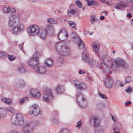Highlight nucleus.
<instances>
[{
    "instance_id": "09e8293b",
    "label": "nucleus",
    "mask_w": 133,
    "mask_h": 133,
    "mask_svg": "<svg viewBox=\"0 0 133 133\" xmlns=\"http://www.w3.org/2000/svg\"><path fill=\"white\" fill-rule=\"evenodd\" d=\"M126 91L127 92L131 93L132 91V90L131 88L129 87L126 90Z\"/></svg>"
},
{
    "instance_id": "58836bf2",
    "label": "nucleus",
    "mask_w": 133,
    "mask_h": 133,
    "mask_svg": "<svg viewBox=\"0 0 133 133\" xmlns=\"http://www.w3.org/2000/svg\"><path fill=\"white\" fill-rule=\"evenodd\" d=\"M60 133H70V132L69 129H62L61 130Z\"/></svg>"
},
{
    "instance_id": "338daca9",
    "label": "nucleus",
    "mask_w": 133,
    "mask_h": 133,
    "mask_svg": "<svg viewBox=\"0 0 133 133\" xmlns=\"http://www.w3.org/2000/svg\"><path fill=\"white\" fill-rule=\"evenodd\" d=\"M115 51H113L112 52V53L114 54V55L115 54Z\"/></svg>"
},
{
    "instance_id": "603ef678",
    "label": "nucleus",
    "mask_w": 133,
    "mask_h": 133,
    "mask_svg": "<svg viewBox=\"0 0 133 133\" xmlns=\"http://www.w3.org/2000/svg\"><path fill=\"white\" fill-rule=\"evenodd\" d=\"M86 72V71L85 70H81L79 71V74H81L83 73L85 74Z\"/></svg>"
},
{
    "instance_id": "c85d7f7f",
    "label": "nucleus",
    "mask_w": 133,
    "mask_h": 133,
    "mask_svg": "<svg viewBox=\"0 0 133 133\" xmlns=\"http://www.w3.org/2000/svg\"><path fill=\"white\" fill-rule=\"evenodd\" d=\"M18 84H19V87L22 88L24 87L25 85V83L23 80H20L19 81Z\"/></svg>"
},
{
    "instance_id": "e2e57ef3",
    "label": "nucleus",
    "mask_w": 133,
    "mask_h": 133,
    "mask_svg": "<svg viewBox=\"0 0 133 133\" xmlns=\"http://www.w3.org/2000/svg\"><path fill=\"white\" fill-rule=\"evenodd\" d=\"M54 113L55 114V115L56 116H58V114L57 113V111H55Z\"/></svg>"
},
{
    "instance_id": "412c9836",
    "label": "nucleus",
    "mask_w": 133,
    "mask_h": 133,
    "mask_svg": "<svg viewBox=\"0 0 133 133\" xmlns=\"http://www.w3.org/2000/svg\"><path fill=\"white\" fill-rule=\"evenodd\" d=\"M99 44L97 43H94L92 44V47L95 52L97 53H98L99 51Z\"/></svg>"
},
{
    "instance_id": "0e129e2a",
    "label": "nucleus",
    "mask_w": 133,
    "mask_h": 133,
    "mask_svg": "<svg viewBox=\"0 0 133 133\" xmlns=\"http://www.w3.org/2000/svg\"><path fill=\"white\" fill-rule=\"evenodd\" d=\"M103 57H104V58H103V61H106L105 58V56H104Z\"/></svg>"
},
{
    "instance_id": "72a5a7b5",
    "label": "nucleus",
    "mask_w": 133,
    "mask_h": 133,
    "mask_svg": "<svg viewBox=\"0 0 133 133\" xmlns=\"http://www.w3.org/2000/svg\"><path fill=\"white\" fill-rule=\"evenodd\" d=\"M6 109L11 113H13L15 112L14 108L12 107H8L6 108Z\"/></svg>"
},
{
    "instance_id": "9d476101",
    "label": "nucleus",
    "mask_w": 133,
    "mask_h": 133,
    "mask_svg": "<svg viewBox=\"0 0 133 133\" xmlns=\"http://www.w3.org/2000/svg\"><path fill=\"white\" fill-rule=\"evenodd\" d=\"M32 123L26 122L23 126L22 133H30L32 130Z\"/></svg>"
},
{
    "instance_id": "6e6552de",
    "label": "nucleus",
    "mask_w": 133,
    "mask_h": 133,
    "mask_svg": "<svg viewBox=\"0 0 133 133\" xmlns=\"http://www.w3.org/2000/svg\"><path fill=\"white\" fill-rule=\"evenodd\" d=\"M19 22V18L16 15H12L10 16L9 24L10 27H16L18 25Z\"/></svg>"
},
{
    "instance_id": "2f4dec72",
    "label": "nucleus",
    "mask_w": 133,
    "mask_h": 133,
    "mask_svg": "<svg viewBox=\"0 0 133 133\" xmlns=\"http://www.w3.org/2000/svg\"><path fill=\"white\" fill-rule=\"evenodd\" d=\"M76 4L77 6L79 8H81L82 6V3L79 0L76 1Z\"/></svg>"
},
{
    "instance_id": "f704fd0d",
    "label": "nucleus",
    "mask_w": 133,
    "mask_h": 133,
    "mask_svg": "<svg viewBox=\"0 0 133 133\" xmlns=\"http://www.w3.org/2000/svg\"><path fill=\"white\" fill-rule=\"evenodd\" d=\"M52 121L53 123L55 124H57L59 123L58 119L57 118H53L52 119Z\"/></svg>"
},
{
    "instance_id": "f03ea898",
    "label": "nucleus",
    "mask_w": 133,
    "mask_h": 133,
    "mask_svg": "<svg viewBox=\"0 0 133 133\" xmlns=\"http://www.w3.org/2000/svg\"><path fill=\"white\" fill-rule=\"evenodd\" d=\"M90 123H93L95 128V133H103V130L102 127L99 125L100 121L97 116L92 115L89 118Z\"/></svg>"
},
{
    "instance_id": "37998d69",
    "label": "nucleus",
    "mask_w": 133,
    "mask_h": 133,
    "mask_svg": "<svg viewBox=\"0 0 133 133\" xmlns=\"http://www.w3.org/2000/svg\"><path fill=\"white\" fill-rule=\"evenodd\" d=\"M82 125V122L81 121H79L77 123L76 127L79 129H80Z\"/></svg>"
},
{
    "instance_id": "e433bc0d",
    "label": "nucleus",
    "mask_w": 133,
    "mask_h": 133,
    "mask_svg": "<svg viewBox=\"0 0 133 133\" xmlns=\"http://www.w3.org/2000/svg\"><path fill=\"white\" fill-rule=\"evenodd\" d=\"M18 71L22 73H24L26 71V70L25 69L23 68V67H19V68L18 69Z\"/></svg>"
},
{
    "instance_id": "bb28decb",
    "label": "nucleus",
    "mask_w": 133,
    "mask_h": 133,
    "mask_svg": "<svg viewBox=\"0 0 133 133\" xmlns=\"http://www.w3.org/2000/svg\"><path fill=\"white\" fill-rule=\"evenodd\" d=\"M90 66H94L96 62L92 59H90L89 61L87 63Z\"/></svg>"
},
{
    "instance_id": "5fc2aeb1",
    "label": "nucleus",
    "mask_w": 133,
    "mask_h": 133,
    "mask_svg": "<svg viewBox=\"0 0 133 133\" xmlns=\"http://www.w3.org/2000/svg\"><path fill=\"white\" fill-rule=\"evenodd\" d=\"M131 101H128V102H126L125 103V105L126 106H128L129 105L131 104Z\"/></svg>"
},
{
    "instance_id": "c756f323",
    "label": "nucleus",
    "mask_w": 133,
    "mask_h": 133,
    "mask_svg": "<svg viewBox=\"0 0 133 133\" xmlns=\"http://www.w3.org/2000/svg\"><path fill=\"white\" fill-rule=\"evenodd\" d=\"M27 123H32L33 125V128L32 129L34 128V127L35 126L38 125L39 124V121L38 120H36L35 121V122H28Z\"/></svg>"
},
{
    "instance_id": "6e6d98bb",
    "label": "nucleus",
    "mask_w": 133,
    "mask_h": 133,
    "mask_svg": "<svg viewBox=\"0 0 133 133\" xmlns=\"http://www.w3.org/2000/svg\"><path fill=\"white\" fill-rule=\"evenodd\" d=\"M127 16L129 18H131L132 17V15L130 13H129L127 15Z\"/></svg>"
},
{
    "instance_id": "680f3d73",
    "label": "nucleus",
    "mask_w": 133,
    "mask_h": 133,
    "mask_svg": "<svg viewBox=\"0 0 133 133\" xmlns=\"http://www.w3.org/2000/svg\"><path fill=\"white\" fill-rule=\"evenodd\" d=\"M102 13H105V15H107V12L106 11H104L102 12Z\"/></svg>"
},
{
    "instance_id": "473e14b6",
    "label": "nucleus",
    "mask_w": 133,
    "mask_h": 133,
    "mask_svg": "<svg viewBox=\"0 0 133 133\" xmlns=\"http://www.w3.org/2000/svg\"><path fill=\"white\" fill-rule=\"evenodd\" d=\"M96 16L95 15H92L91 18V24H94V22L96 21V19L95 18Z\"/></svg>"
},
{
    "instance_id": "a19ab883",
    "label": "nucleus",
    "mask_w": 133,
    "mask_h": 133,
    "mask_svg": "<svg viewBox=\"0 0 133 133\" xmlns=\"http://www.w3.org/2000/svg\"><path fill=\"white\" fill-rule=\"evenodd\" d=\"M8 57L9 60L11 61L14 60L15 58L14 56L10 55H8Z\"/></svg>"
},
{
    "instance_id": "ea45409f",
    "label": "nucleus",
    "mask_w": 133,
    "mask_h": 133,
    "mask_svg": "<svg viewBox=\"0 0 133 133\" xmlns=\"http://www.w3.org/2000/svg\"><path fill=\"white\" fill-rule=\"evenodd\" d=\"M10 9L9 7H4L2 9L4 13H8L9 12Z\"/></svg>"
},
{
    "instance_id": "423d86ee",
    "label": "nucleus",
    "mask_w": 133,
    "mask_h": 133,
    "mask_svg": "<svg viewBox=\"0 0 133 133\" xmlns=\"http://www.w3.org/2000/svg\"><path fill=\"white\" fill-rule=\"evenodd\" d=\"M40 113V108L37 105L34 104L30 107V111L28 113V114L29 115H33L35 116H36Z\"/></svg>"
},
{
    "instance_id": "7ed1b4c3",
    "label": "nucleus",
    "mask_w": 133,
    "mask_h": 133,
    "mask_svg": "<svg viewBox=\"0 0 133 133\" xmlns=\"http://www.w3.org/2000/svg\"><path fill=\"white\" fill-rule=\"evenodd\" d=\"M40 56L39 53L36 52L33 55L32 58L30 59L28 62L30 66L33 67V69L34 67L39 66V58Z\"/></svg>"
},
{
    "instance_id": "052dcab7",
    "label": "nucleus",
    "mask_w": 133,
    "mask_h": 133,
    "mask_svg": "<svg viewBox=\"0 0 133 133\" xmlns=\"http://www.w3.org/2000/svg\"><path fill=\"white\" fill-rule=\"evenodd\" d=\"M4 111V109L2 108H0V112Z\"/></svg>"
},
{
    "instance_id": "cd10ccee",
    "label": "nucleus",
    "mask_w": 133,
    "mask_h": 133,
    "mask_svg": "<svg viewBox=\"0 0 133 133\" xmlns=\"http://www.w3.org/2000/svg\"><path fill=\"white\" fill-rule=\"evenodd\" d=\"M1 100L4 103H5L9 104L11 102V99L9 98H2Z\"/></svg>"
},
{
    "instance_id": "a878e982",
    "label": "nucleus",
    "mask_w": 133,
    "mask_h": 133,
    "mask_svg": "<svg viewBox=\"0 0 133 133\" xmlns=\"http://www.w3.org/2000/svg\"><path fill=\"white\" fill-rule=\"evenodd\" d=\"M47 21L48 22L52 24H54L57 23V21L54 18H49L48 19Z\"/></svg>"
},
{
    "instance_id": "a18cd8bd",
    "label": "nucleus",
    "mask_w": 133,
    "mask_h": 133,
    "mask_svg": "<svg viewBox=\"0 0 133 133\" xmlns=\"http://www.w3.org/2000/svg\"><path fill=\"white\" fill-rule=\"evenodd\" d=\"M91 4H92V5H93L94 6H97L98 5V3L95 1H91Z\"/></svg>"
},
{
    "instance_id": "f257e3e1",
    "label": "nucleus",
    "mask_w": 133,
    "mask_h": 133,
    "mask_svg": "<svg viewBox=\"0 0 133 133\" xmlns=\"http://www.w3.org/2000/svg\"><path fill=\"white\" fill-rule=\"evenodd\" d=\"M55 48L56 51L59 54L63 56H67L70 53V49L67 46L66 43L57 42L56 44Z\"/></svg>"
},
{
    "instance_id": "dca6fc26",
    "label": "nucleus",
    "mask_w": 133,
    "mask_h": 133,
    "mask_svg": "<svg viewBox=\"0 0 133 133\" xmlns=\"http://www.w3.org/2000/svg\"><path fill=\"white\" fill-rule=\"evenodd\" d=\"M29 93L33 96L34 98L36 99L39 98L41 96V94L37 89H31Z\"/></svg>"
},
{
    "instance_id": "69168bd1",
    "label": "nucleus",
    "mask_w": 133,
    "mask_h": 133,
    "mask_svg": "<svg viewBox=\"0 0 133 133\" xmlns=\"http://www.w3.org/2000/svg\"><path fill=\"white\" fill-rule=\"evenodd\" d=\"M112 118L114 121H115V120L114 119V117L113 116L112 117Z\"/></svg>"
},
{
    "instance_id": "c9c22d12",
    "label": "nucleus",
    "mask_w": 133,
    "mask_h": 133,
    "mask_svg": "<svg viewBox=\"0 0 133 133\" xmlns=\"http://www.w3.org/2000/svg\"><path fill=\"white\" fill-rule=\"evenodd\" d=\"M100 65L102 69H104L105 68H107L108 67L107 64L104 62L101 63Z\"/></svg>"
},
{
    "instance_id": "4468645a",
    "label": "nucleus",
    "mask_w": 133,
    "mask_h": 133,
    "mask_svg": "<svg viewBox=\"0 0 133 133\" xmlns=\"http://www.w3.org/2000/svg\"><path fill=\"white\" fill-rule=\"evenodd\" d=\"M24 25L23 24H21L17 27H15L12 30L13 33L16 35L19 34L24 30Z\"/></svg>"
},
{
    "instance_id": "864d4df0",
    "label": "nucleus",
    "mask_w": 133,
    "mask_h": 133,
    "mask_svg": "<svg viewBox=\"0 0 133 133\" xmlns=\"http://www.w3.org/2000/svg\"><path fill=\"white\" fill-rule=\"evenodd\" d=\"M23 43H21L20 45H19V49L21 50L22 51V48H23Z\"/></svg>"
},
{
    "instance_id": "2eb2a0df",
    "label": "nucleus",
    "mask_w": 133,
    "mask_h": 133,
    "mask_svg": "<svg viewBox=\"0 0 133 133\" xmlns=\"http://www.w3.org/2000/svg\"><path fill=\"white\" fill-rule=\"evenodd\" d=\"M45 30L48 35L51 36L55 33V30L53 26L51 25H48L45 28Z\"/></svg>"
},
{
    "instance_id": "4be33fe9",
    "label": "nucleus",
    "mask_w": 133,
    "mask_h": 133,
    "mask_svg": "<svg viewBox=\"0 0 133 133\" xmlns=\"http://www.w3.org/2000/svg\"><path fill=\"white\" fill-rule=\"evenodd\" d=\"M65 89L62 86H58L56 89V91L57 94L63 93Z\"/></svg>"
},
{
    "instance_id": "774afa93",
    "label": "nucleus",
    "mask_w": 133,
    "mask_h": 133,
    "mask_svg": "<svg viewBox=\"0 0 133 133\" xmlns=\"http://www.w3.org/2000/svg\"><path fill=\"white\" fill-rule=\"evenodd\" d=\"M115 133H119V132L118 131H115L114 132Z\"/></svg>"
},
{
    "instance_id": "13d9d810",
    "label": "nucleus",
    "mask_w": 133,
    "mask_h": 133,
    "mask_svg": "<svg viewBox=\"0 0 133 133\" xmlns=\"http://www.w3.org/2000/svg\"><path fill=\"white\" fill-rule=\"evenodd\" d=\"M105 17L103 16H101L100 17V19L101 20H103L105 19Z\"/></svg>"
},
{
    "instance_id": "4c0bfd02",
    "label": "nucleus",
    "mask_w": 133,
    "mask_h": 133,
    "mask_svg": "<svg viewBox=\"0 0 133 133\" xmlns=\"http://www.w3.org/2000/svg\"><path fill=\"white\" fill-rule=\"evenodd\" d=\"M28 100V97H24L22 99L19 101V102L20 103L22 104L24 102L26 101V102Z\"/></svg>"
},
{
    "instance_id": "de8ad7c7",
    "label": "nucleus",
    "mask_w": 133,
    "mask_h": 133,
    "mask_svg": "<svg viewBox=\"0 0 133 133\" xmlns=\"http://www.w3.org/2000/svg\"><path fill=\"white\" fill-rule=\"evenodd\" d=\"M5 53L3 52L0 51V57L2 58L5 55Z\"/></svg>"
},
{
    "instance_id": "6ab92c4d",
    "label": "nucleus",
    "mask_w": 133,
    "mask_h": 133,
    "mask_svg": "<svg viewBox=\"0 0 133 133\" xmlns=\"http://www.w3.org/2000/svg\"><path fill=\"white\" fill-rule=\"evenodd\" d=\"M113 83V80L112 78H108L106 79L105 83V86L108 88L112 87Z\"/></svg>"
},
{
    "instance_id": "bf43d9fd",
    "label": "nucleus",
    "mask_w": 133,
    "mask_h": 133,
    "mask_svg": "<svg viewBox=\"0 0 133 133\" xmlns=\"http://www.w3.org/2000/svg\"><path fill=\"white\" fill-rule=\"evenodd\" d=\"M88 4L89 6H91V5H92V4H91V1H90L89 2H88Z\"/></svg>"
},
{
    "instance_id": "8fccbe9b",
    "label": "nucleus",
    "mask_w": 133,
    "mask_h": 133,
    "mask_svg": "<svg viewBox=\"0 0 133 133\" xmlns=\"http://www.w3.org/2000/svg\"><path fill=\"white\" fill-rule=\"evenodd\" d=\"M116 85L118 84L120 86H121V87H123V85L121 84V82L120 81H118L116 83Z\"/></svg>"
},
{
    "instance_id": "1a4fd4ad",
    "label": "nucleus",
    "mask_w": 133,
    "mask_h": 133,
    "mask_svg": "<svg viewBox=\"0 0 133 133\" xmlns=\"http://www.w3.org/2000/svg\"><path fill=\"white\" fill-rule=\"evenodd\" d=\"M53 97L51 91L49 89L46 90L43 94V100L48 103L50 102L53 99Z\"/></svg>"
},
{
    "instance_id": "b1692460",
    "label": "nucleus",
    "mask_w": 133,
    "mask_h": 133,
    "mask_svg": "<svg viewBox=\"0 0 133 133\" xmlns=\"http://www.w3.org/2000/svg\"><path fill=\"white\" fill-rule=\"evenodd\" d=\"M47 33L45 30H43L41 31L39 34V36L42 39H45L46 37Z\"/></svg>"
},
{
    "instance_id": "5701e85b",
    "label": "nucleus",
    "mask_w": 133,
    "mask_h": 133,
    "mask_svg": "<svg viewBox=\"0 0 133 133\" xmlns=\"http://www.w3.org/2000/svg\"><path fill=\"white\" fill-rule=\"evenodd\" d=\"M53 63L52 59L49 58L46 59L45 62V65L48 67H50L52 66Z\"/></svg>"
},
{
    "instance_id": "f3484780",
    "label": "nucleus",
    "mask_w": 133,
    "mask_h": 133,
    "mask_svg": "<svg viewBox=\"0 0 133 133\" xmlns=\"http://www.w3.org/2000/svg\"><path fill=\"white\" fill-rule=\"evenodd\" d=\"M34 70L40 74L44 73L46 72V68L45 66H39L34 67Z\"/></svg>"
},
{
    "instance_id": "9b49d317",
    "label": "nucleus",
    "mask_w": 133,
    "mask_h": 133,
    "mask_svg": "<svg viewBox=\"0 0 133 133\" xmlns=\"http://www.w3.org/2000/svg\"><path fill=\"white\" fill-rule=\"evenodd\" d=\"M73 83L75 86L78 89L81 90L86 89L87 86L85 83L76 80L74 81Z\"/></svg>"
},
{
    "instance_id": "f8f14e48",
    "label": "nucleus",
    "mask_w": 133,
    "mask_h": 133,
    "mask_svg": "<svg viewBox=\"0 0 133 133\" xmlns=\"http://www.w3.org/2000/svg\"><path fill=\"white\" fill-rule=\"evenodd\" d=\"M78 98H80L82 100L81 103L77 102L80 106L81 107L84 108L85 107L87 104L86 101L84 97L83 96L81 92H78L77 94V101H78L77 99Z\"/></svg>"
},
{
    "instance_id": "aec40b11",
    "label": "nucleus",
    "mask_w": 133,
    "mask_h": 133,
    "mask_svg": "<svg viewBox=\"0 0 133 133\" xmlns=\"http://www.w3.org/2000/svg\"><path fill=\"white\" fill-rule=\"evenodd\" d=\"M125 4L122 2L117 3L115 5L116 8L118 9H122L126 7Z\"/></svg>"
},
{
    "instance_id": "0eeeda50",
    "label": "nucleus",
    "mask_w": 133,
    "mask_h": 133,
    "mask_svg": "<svg viewBox=\"0 0 133 133\" xmlns=\"http://www.w3.org/2000/svg\"><path fill=\"white\" fill-rule=\"evenodd\" d=\"M27 31L29 35L34 36L38 35L39 33L40 30L37 25H34L30 26L28 28Z\"/></svg>"
},
{
    "instance_id": "39448f33",
    "label": "nucleus",
    "mask_w": 133,
    "mask_h": 133,
    "mask_svg": "<svg viewBox=\"0 0 133 133\" xmlns=\"http://www.w3.org/2000/svg\"><path fill=\"white\" fill-rule=\"evenodd\" d=\"M115 63L116 65V67L117 68L120 67L124 70H126L129 67L128 64L120 58H117L115 60Z\"/></svg>"
},
{
    "instance_id": "7c9ffc66",
    "label": "nucleus",
    "mask_w": 133,
    "mask_h": 133,
    "mask_svg": "<svg viewBox=\"0 0 133 133\" xmlns=\"http://www.w3.org/2000/svg\"><path fill=\"white\" fill-rule=\"evenodd\" d=\"M125 82L127 83H129L131 82L132 81L131 77L129 76H127L125 79Z\"/></svg>"
},
{
    "instance_id": "3c124183",
    "label": "nucleus",
    "mask_w": 133,
    "mask_h": 133,
    "mask_svg": "<svg viewBox=\"0 0 133 133\" xmlns=\"http://www.w3.org/2000/svg\"><path fill=\"white\" fill-rule=\"evenodd\" d=\"M113 131H118V132H119V128L117 127H114L113 128Z\"/></svg>"
},
{
    "instance_id": "393cba45",
    "label": "nucleus",
    "mask_w": 133,
    "mask_h": 133,
    "mask_svg": "<svg viewBox=\"0 0 133 133\" xmlns=\"http://www.w3.org/2000/svg\"><path fill=\"white\" fill-rule=\"evenodd\" d=\"M78 41L79 42L78 44V48L79 49H81L84 47V44L80 38H78Z\"/></svg>"
},
{
    "instance_id": "ddd939ff",
    "label": "nucleus",
    "mask_w": 133,
    "mask_h": 133,
    "mask_svg": "<svg viewBox=\"0 0 133 133\" xmlns=\"http://www.w3.org/2000/svg\"><path fill=\"white\" fill-rule=\"evenodd\" d=\"M58 37L59 39L63 41L67 38L68 34L64 29H62L58 34Z\"/></svg>"
},
{
    "instance_id": "79ce46f5",
    "label": "nucleus",
    "mask_w": 133,
    "mask_h": 133,
    "mask_svg": "<svg viewBox=\"0 0 133 133\" xmlns=\"http://www.w3.org/2000/svg\"><path fill=\"white\" fill-rule=\"evenodd\" d=\"M68 23L69 25L72 28H74L76 26L75 24L72 21H69L68 22Z\"/></svg>"
},
{
    "instance_id": "49530a36",
    "label": "nucleus",
    "mask_w": 133,
    "mask_h": 133,
    "mask_svg": "<svg viewBox=\"0 0 133 133\" xmlns=\"http://www.w3.org/2000/svg\"><path fill=\"white\" fill-rule=\"evenodd\" d=\"M99 95L102 98L105 99H107V97H106L104 94L99 93Z\"/></svg>"
},
{
    "instance_id": "20e7f679",
    "label": "nucleus",
    "mask_w": 133,
    "mask_h": 133,
    "mask_svg": "<svg viewBox=\"0 0 133 133\" xmlns=\"http://www.w3.org/2000/svg\"><path fill=\"white\" fill-rule=\"evenodd\" d=\"M23 118L24 117L22 114L18 113L12 116L11 121L12 123L15 125H21L24 123Z\"/></svg>"
},
{
    "instance_id": "4d7b16f0",
    "label": "nucleus",
    "mask_w": 133,
    "mask_h": 133,
    "mask_svg": "<svg viewBox=\"0 0 133 133\" xmlns=\"http://www.w3.org/2000/svg\"><path fill=\"white\" fill-rule=\"evenodd\" d=\"M10 133H18V132L16 130H13L11 131Z\"/></svg>"
},
{
    "instance_id": "c03bdc74",
    "label": "nucleus",
    "mask_w": 133,
    "mask_h": 133,
    "mask_svg": "<svg viewBox=\"0 0 133 133\" xmlns=\"http://www.w3.org/2000/svg\"><path fill=\"white\" fill-rule=\"evenodd\" d=\"M75 12V10H71L69 12H68V15H70L71 14L74 15V14Z\"/></svg>"
},
{
    "instance_id": "a211bd4d",
    "label": "nucleus",
    "mask_w": 133,
    "mask_h": 133,
    "mask_svg": "<svg viewBox=\"0 0 133 133\" xmlns=\"http://www.w3.org/2000/svg\"><path fill=\"white\" fill-rule=\"evenodd\" d=\"M90 59L88 51L85 49L82 53V59L85 62L88 63Z\"/></svg>"
}]
</instances>
